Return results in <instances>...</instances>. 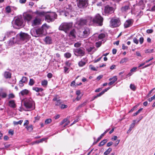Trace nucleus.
I'll return each instance as SVG.
<instances>
[{
	"instance_id": "f257e3e1",
	"label": "nucleus",
	"mask_w": 155,
	"mask_h": 155,
	"mask_svg": "<svg viewBox=\"0 0 155 155\" xmlns=\"http://www.w3.org/2000/svg\"><path fill=\"white\" fill-rule=\"evenodd\" d=\"M30 38V37L27 34L21 32L18 34L16 37V39L15 37H13L12 39H11L9 41L8 44L9 45H12L15 43H19L20 41H24L26 42Z\"/></svg>"
},
{
	"instance_id": "f03ea898",
	"label": "nucleus",
	"mask_w": 155,
	"mask_h": 155,
	"mask_svg": "<svg viewBox=\"0 0 155 155\" xmlns=\"http://www.w3.org/2000/svg\"><path fill=\"white\" fill-rule=\"evenodd\" d=\"M88 20H90L91 25L94 23H97L101 26L102 25L103 19L99 14H97L93 18L91 17H88Z\"/></svg>"
},
{
	"instance_id": "7ed1b4c3",
	"label": "nucleus",
	"mask_w": 155,
	"mask_h": 155,
	"mask_svg": "<svg viewBox=\"0 0 155 155\" xmlns=\"http://www.w3.org/2000/svg\"><path fill=\"white\" fill-rule=\"evenodd\" d=\"M24 104L27 109H33L35 108L34 102L31 98L25 100L24 101Z\"/></svg>"
},
{
	"instance_id": "20e7f679",
	"label": "nucleus",
	"mask_w": 155,
	"mask_h": 155,
	"mask_svg": "<svg viewBox=\"0 0 155 155\" xmlns=\"http://www.w3.org/2000/svg\"><path fill=\"white\" fill-rule=\"evenodd\" d=\"M120 24V21L119 18H112L110 21V25L113 28L118 27Z\"/></svg>"
},
{
	"instance_id": "39448f33",
	"label": "nucleus",
	"mask_w": 155,
	"mask_h": 155,
	"mask_svg": "<svg viewBox=\"0 0 155 155\" xmlns=\"http://www.w3.org/2000/svg\"><path fill=\"white\" fill-rule=\"evenodd\" d=\"M23 21L20 16L15 18V20L12 21V24L14 28H18L17 27L21 26L22 25Z\"/></svg>"
},
{
	"instance_id": "423d86ee",
	"label": "nucleus",
	"mask_w": 155,
	"mask_h": 155,
	"mask_svg": "<svg viewBox=\"0 0 155 155\" xmlns=\"http://www.w3.org/2000/svg\"><path fill=\"white\" fill-rule=\"evenodd\" d=\"M57 15L54 12H51L45 15V20L48 22L54 21L57 17Z\"/></svg>"
},
{
	"instance_id": "0eeeda50",
	"label": "nucleus",
	"mask_w": 155,
	"mask_h": 155,
	"mask_svg": "<svg viewBox=\"0 0 155 155\" xmlns=\"http://www.w3.org/2000/svg\"><path fill=\"white\" fill-rule=\"evenodd\" d=\"M72 26V23H64L60 25L59 29L60 30L64 31L66 33H67Z\"/></svg>"
},
{
	"instance_id": "6e6552de",
	"label": "nucleus",
	"mask_w": 155,
	"mask_h": 155,
	"mask_svg": "<svg viewBox=\"0 0 155 155\" xmlns=\"http://www.w3.org/2000/svg\"><path fill=\"white\" fill-rule=\"evenodd\" d=\"M49 26L47 24H44L40 28L37 29L38 34V37L42 34H44L46 32V30L49 28Z\"/></svg>"
},
{
	"instance_id": "1a4fd4ad",
	"label": "nucleus",
	"mask_w": 155,
	"mask_h": 155,
	"mask_svg": "<svg viewBox=\"0 0 155 155\" xmlns=\"http://www.w3.org/2000/svg\"><path fill=\"white\" fill-rule=\"evenodd\" d=\"M74 53L77 56H82L84 55L85 51L83 49L79 48L74 50Z\"/></svg>"
},
{
	"instance_id": "9d476101",
	"label": "nucleus",
	"mask_w": 155,
	"mask_h": 155,
	"mask_svg": "<svg viewBox=\"0 0 155 155\" xmlns=\"http://www.w3.org/2000/svg\"><path fill=\"white\" fill-rule=\"evenodd\" d=\"M88 4L87 0H78L77 5L79 8H84L86 7Z\"/></svg>"
},
{
	"instance_id": "9b49d317",
	"label": "nucleus",
	"mask_w": 155,
	"mask_h": 155,
	"mask_svg": "<svg viewBox=\"0 0 155 155\" xmlns=\"http://www.w3.org/2000/svg\"><path fill=\"white\" fill-rule=\"evenodd\" d=\"M114 12V8L109 5L106 6L105 7L104 13L106 15L111 14Z\"/></svg>"
},
{
	"instance_id": "f8f14e48",
	"label": "nucleus",
	"mask_w": 155,
	"mask_h": 155,
	"mask_svg": "<svg viewBox=\"0 0 155 155\" xmlns=\"http://www.w3.org/2000/svg\"><path fill=\"white\" fill-rule=\"evenodd\" d=\"M41 20L40 18L36 17L32 21V25L33 26L39 25L41 24Z\"/></svg>"
},
{
	"instance_id": "ddd939ff",
	"label": "nucleus",
	"mask_w": 155,
	"mask_h": 155,
	"mask_svg": "<svg viewBox=\"0 0 155 155\" xmlns=\"http://www.w3.org/2000/svg\"><path fill=\"white\" fill-rule=\"evenodd\" d=\"M87 22H89L91 25V22L90 20H88V17L87 18V19L81 18L78 21V24L80 25H83L86 24Z\"/></svg>"
},
{
	"instance_id": "4468645a",
	"label": "nucleus",
	"mask_w": 155,
	"mask_h": 155,
	"mask_svg": "<svg viewBox=\"0 0 155 155\" xmlns=\"http://www.w3.org/2000/svg\"><path fill=\"white\" fill-rule=\"evenodd\" d=\"M90 31L88 28H85L82 32V35L81 36L82 38H86L89 34Z\"/></svg>"
},
{
	"instance_id": "2eb2a0df",
	"label": "nucleus",
	"mask_w": 155,
	"mask_h": 155,
	"mask_svg": "<svg viewBox=\"0 0 155 155\" xmlns=\"http://www.w3.org/2000/svg\"><path fill=\"white\" fill-rule=\"evenodd\" d=\"M133 21L132 19H129L127 20L124 24V27L126 28L131 26L133 24Z\"/></svg>"
},
{
	"instance_id": "dca6fc26",
	"label": "nucleus",
	"mask_w": 155,
	"mask_h": 155,
	"mask_svg": "<svg viewBox=\"0 0 155 155\" xmlns=\"http://www.w3.org/2000/svg\"><path fill=\"white\" fill-rule=\"evenodd\" d=\"M65 13H64V15H65V16H66L68 15V14L69 13L71 12L72 10V7L71 5H68L66 8H65Z\"/></svg>"
},
{
	"instance_id": "f3484780",
	"label": "nucleus",
	"mask_w": 155,
	"mask_h": 155,
	"mask_svg": "<svg viewBox=\"0 0 155 155\" xmlns=\"http://www.w3.org/2000/svg\"><path fill=\"white\" fill-rule=\"evenodd\" d=\"M27 78L26 77L23 76L22 79L19 82V85L20 87H22L24 86L23 84L25 83L27 81Z\"/></svg>"
},
{
	"instance_id": "a211bd4d",
	"label": "nucleus",
	"mask_w": 155,
	"mask_h": 155,
	"mask_svg": "<svg viewBox=\"0 0 155 155\" xmlns=\"http://www.w3.org/2000/svg\"><path fill=\"white\" fill-rule=\"evenodd\" d=\"M76 32L74 29L70 31L69 35V36L72 38H76Z\"/></svg>"
},
{
	"instance_id": "6ab92c4d",
	"label": "nucleus",
	"mask_w": 155,
	"mask_h": 155,
	"mask_svg": "<svg viewBox=\"0 0 155 155\" xmlns=\"http://www.w3.org/2000/svg\"><path fill=\"white\" fill-rule=\"evenodd\" d=\"M130 9L129 7V5L128 4L126 5L123 6L121 8V12L123 13H125L127 11Z\"/></svg>"
},
{
	"instance_id": "aec40b11",
	"label": "nucleus",
	"mask_w": 155,
	"mask_h": 155,
	"mask_svg": "<svg viewBox=\"0 0 155 155\" xmlns=\"http://www.w3.org/2000/svg\"><path fill=\"white\" fill-rule=\"evenodd\" d=\"M15 34V33L12 31H10V32H7L5 34V35L4 36H3V38L1 40V41H4L5 38H6V37H10V36H12V35Z\"/></svg>"
},
{
	"instance_id": "412c9836",
	"label": "nucleus",
	"mask_w": 155,
	"mask_h": 155,
	"mask_svg": "<svg viewBox=\"0 0 155 155\" xmlns=\"http://www.w3.org/2000/svg\"><path fill=\"white\" fill-rule=\"evenodd\" d=\"M44 41L47 44H50L52 43V39L50 37H46L44 39Z\"/></svg>"
},
{
	"instance_id": "4be33fe9",
	"label": "nucleus",
	"mask_w": 155,
	"mask_h": 155,
	"mask_svg": "<svg viewBox=\"0 0 155 155\" xmlns=\"http://www.w3.org/2000/svg\"><path fill=\"white\" fill-rule=\"evenodd\" d=\"M38 31H37V29H33L31 31V35L35 37H38V34L37 32Z\"/></svg>"
},
{
	"instance_id": "5701e85b",
	"label": "nucleus",
	"mask_w": 155,
	"mask_h": 155,
	"mask_svg": "<svg viewBox=\"0 0 155 155\" xmlns=\"http://www.w3.org/2000/svg\"><path fill=\"white\" fill-rule=\"evenodd\" d=\"M135 120H134L133 121V122L130 124V127L129 129L127 132V134H129L131 131L132 130L133 128L134 127L135 125Z\"/></svg>"
},
{
	"instance_id": "b1692460",
	"label": "nucleus",
	"mask_w": 155,
	"mask_h": 155,
	"mask_svg": "<svg viewBox=\"0 0 155 155\" xmlns=\"http://www.w3.org/2000/svg\"><path fill=\"white\" fill-rule=\"evenodd\" d=\"M94 48V46H91L87 48L86 49L88 53L90 54H92L94 52L93 50Z\"/></svg>"
},
{
	"instance_id": "393cba45",
	"label": "nucleus",
	"mask_w": 155,
	"mask_h": 155,
	"mask_svg": "<svg viewBox=\"0 0 155 155\" xmlns=\"http://www.w3.org/2000/svg\"><path fill=\"white\" fill-rule=\"evenodd\" d=\"M9 106L15 108L16 107V105L14 100H11L9 102Z\"/></svg>"
},
{
	"instance_id": "a878e982",
	"label": "nucleus",
	"mask_w": 155,
	"mask_h": 155,
	"mask_svg": "<svg viewBox=\"0 0 155 155\" xmlns=\"http://www.w3.org/2000/svg\"><path fill=\"white\" fill-rule=\"evenodd\" d=\"M4 76L6 78H10L11 77V73L8 71H5L4 73Z\"/></svg>"
},
{
	"instance_id": "bb28decb",
	"label": "nucleus",
	"mask_w": 155,
	"mask_h": 155,
	"mask_svg": "<svg viewBox=\"0 0 155 155\" xmlns=\"http://www.w3.org/2000/svg\"><path fill=\"white\" fill-rule=\"evenodd\" d=\"M25 128L29 131H31L33 129V126L31 124L28 125H27L25 127Z\"/></svg>"
},
{
	"instance_id": "cd10ccee",
	"label": "nucleus",
	"mask_w": 155,
	"mask_h": 155,
	"mask_svg": "<svg viewBox=\"0 0 155 155\" xmlns=\"http://www.w3.org/2000/svg\"><path fill=\"white\" fill-rule=\"evenodd\" d=\"M34 13L39 16H42L45 15V13L43 12H39L38 11H37Z\"/></svg>"
},
{
	"instance_id": "c85d7f7f",
	"label": "nucleus",
	"mask_w": 155,
	"mask_h": 155,
	"mask_svg": "<svg viewBox=\"0 0 155 155\" xmlns=\"http://www.w3.org/2000/svg\"><path fill=\"white\" fill-rule=\"evenodd\" d=\"M29 92V91L27 89H24L20 93L23 96L27 94Z\"/></svg>"
},
{
	"instance_id": "c756f323",
	"label": "nucleus",
	"mask_w": 155,
	"mask_h": 155,
	"mask_svg": "<svg viewBox=\"0 0 155 155\" xmlns=\"http://www.w3.org/2000/svg\"><path fill=\"white\" fill-rule=\"evenodd\" d=\"M32 18V16L29 14H27L25 16V19L28 21L30 20Z\"/></svg>"
},
{
	"instance_id": "7c9ffc66",
	"label": "nucleus",
	"mask_w": 155,
	"mask_h": 155,
	"mask_svg": "<svg viewBox=\"0 0 155 155\" xmlns=\"http://www.w3.org/2000/svg\"><path fill=\"white\" fill-rule=\"evenodd\" d=\"M128 60V58H124L121 59V61L120 62V63L121 64L126 63Z\"/></svg>"
},
{
	"instance_id": "2f4dec72",
	"label": "nucleus",
	"mask_w": 155,
	"mask_h": 155,
	"mask_svg": "<svg viewBox=\"0 0 155 155\" xmlns=\"http://www.w3.org/2000/svg\"><path fill=\"white\" fill-rule=\"evenodd\" d=\"M32 89L37 92H38L39 91L41 92L43 91V89L42 88L37 87H33L32 88Z\"/></svg>"
},
{
	"instance_id": "473e14b6",
	"label": "nucleus",
	"mask_w": 155,
	"mask_h": 155,
	"mask_svg": "<svg viewBox=\"0 0 155 155\" xmlns=\"http://www.w3.org/2000/svg\"><path fill=\"white\" fill-rule=\"evenodd\" d=\"M138 4L141 7V8L142 9H143L145 6L144 3L143 1L141 0L138 3Z\"/></svg>"
},
{
	"instance_id": "72a5a7b5",
	"label": "nucleus",
	"mask_w": 155,
	"mask_h": 155,
	"mask_svg": "<svg viewBox=\"0 0 155 155\" xmlns=\"http://www.w3.org/2000/svg\"><path fill=\"white\" fill-rule=\"evenodd\" d=\"M97 35L98 37V39H101L105 37V35L102 33L98 35L97 34H95L94 35L95 36H96Z\"/></svg>"
},
{
	"instance_id": "f704fd0d",
	"label": "nucleus",
	"mask_w": 155,
	"mask_h": 155,
	"mask_svg": "<svg viewBox=\"0 0 155 155\" xmlns=\"http://www.w3.org/2000/svg\"><path fill=\"white\" fill-rule=\"evenodd\" d=\"M107 139H104L102 140L99 144V146H101L105 144L107 142Z\"/></svg>"
},
{
	"instance_id": "c9c22d12",
	"label": "nucleus",
	"mask_w": 155,
	"mask_h": 155,
	"mask_svg": "<svg viewBox=\"0 0 155 155\" xmlns=\"http://www.w3.org/2000/svg\"><path fill=\"white\" fill-rule=\"evenodd\" d=\"M112 149L111 148H109L104 153V155H108L112 151Z\"/></svg>"
},
{
	"instance_id": "e433bc0d",
	"label": "nucleus",
	"mask_w": 155,
	"mask_h": 155,
	"mask_svg": "<svg viewBox=\"0 0 155 155\" xmlns=\"http://www.w3.org/2000/svg\"><path fill=\"white\" fill-rule=\"evenodd\" d=\"M23 120H20L16 122L15 121H14L13 122V123L15 125H17L18 124L21 125L23 122Z\"/></svg>"
},
{
	"instance_id": "4c0bfd02",
	"label": "nucleus",
	"mask_w": 155,
	"mask_h": 155,
	"mask_svg": "<svg viewBox=\"0 0 155 155\" xmlns=\"http://www.w3.org/2000/svg\"><path fill=\"white\" fill-rule=\"evenodd\" d=\"M86 63L81 60L78 63V65L80 67H82L85 65Z\"/></svg>"
},
{
	"instance_id": "58836bf2",
	"label": "nucleus",
	"mask_w": 155,
	"mask_h": 155,
	"mask_svg": "<svg viewBox=\"0 0 155 155\" xmlns=\"http://www.w3.org/2000/svg\"><path fill=\"white\" fill-rule=\"evenodd\" d=\"M45 138H42L40 140H38V141H36L35 142H34V143H33V144H35V143H41L43 141H45Z\"/></svg>"
},
{
	"instance_id": "ea45409f",
	"label": "nucleus",
	"mask_w": 155,
	"mask_h": 155,
	"mask_svg": "<svg viewBox=\"0 0 155 155\" xmlns=\"http://www.w3.org/2000/svg\"><path fill=\"white\" fill-rule=\"evenodd\" d=\"M86 104V102H84L83 103H82V104H81L79 105L78 106V107L76 108V110H78L79 108H80L84 106Z\"/></svg>"
},
{
	"instance_id": "a19ab883",
	"label": "nucleus",
	"mask_w": 155,
	"mask_h": 155,
	"mask_svg": "<svg viewBox=\"0 0 155 155\" xmlns=\"http://www.w3.org/2000/svg\"><path fill=\"white\" fill-rule=\"evenodd\" d=\"M34 81L32 79H30L29 82V85L30 86H32L34 84Z\"/></svg>"
},
{
	"instance_id": "79ce46f5",
	"label": "nucleus",
	"mask_w": 155,
	"mask_h": 155,
	"mask_svg": "<svg viewBox=\"0 0 155 155\" xmlns=\"http://www.w3.org/2000/svg\"><path fill=\"white\" fill-rule=\"evenodd\" d=\"M64 56L67 58H69L71 56V54L69 53H66L64 54Z\"/></svg>"
},
{
	"instance_id": "37998d69",
	"label": "nucleus",
	"mask_w": 155,
	"mask_h": 155,
	"mask_svg": "<svg viewBox=\"0 0 155 155\" xmlns=\"http://www.w3.org/2000/svg\"><path fill=\"white\" fill-rule=\"evenodd\" d=\"M52 121V120L51 119H48L45 120V124H47L50 123Z\"/></svg>"
},
{
	"instance_id": "c03bdc74",
	"label": "nucleus",
	"mask_w": 155,
	"mask_h": 155,
	"mask_svg": "<svg viewBox=\"0 0 155 155\" xmlns=\"http://www.w3.org/2000/svg\"><path fill=\"white\" fill-rule=\"evenodd\" d=\"M143 110L142 108H141L140 109L137 111L136 113H134V116H135L137 115L138 114H139Z\"/></svg>"
},
{
	"instance_id": "a18cd8bd",
	"label": "nucleus",
	"mask_w": 155,
	"mask_h": 155,
	"mask_svg": "<svg viewBox=\"0 0 155 155\" xmlns=\"http://www.w3.org/2000/svg\"><path fill=\"white\" fill-rule=\"evenodd\" d=\"M68 120V119L67 118L64 119L60 123V124L61 125H63V124H65L67 120Z\"/></svg>"
},
{
	"instance_id": "49530a36",
	"label": "nucleus",
	"mask_w": 155,
	"mask_h": 155,
	"mask_svg": "<svg viewBox=\"0 0 155 155\" xmlns=\"http://www.w3.org/2000/svg\"><path fill=\"white\" fill-rule=\"evenodd\" d=\"M101 45V41H99L97 42L96 43V47L97 48L99 47Z\"/></svg>"
},
{
	"instance_id": "de8ad7c7",
	"label": "nucleus",
	"mask_w": 155,
	"mask_h": 155,
	"mask_svg": "<svg viewBox=\"0 0 155 155\" xmlns=\"http://www.w3.org/2000/svg\"><path fill=\"white\" fill-rule=\"evenodd\" d=\"M89 68H90L93 71H97V69L93 65H90L89 66Z\"/></svg>"
},
{
	"instance_id": "09e8293b",
	"label": "nucleus",
	"mask_w": 155,
	"mask_h": 155,
	"mask_svg": "<svg viewBox=\"0 0 155 155\" xmlns=\"http://www.w3.org/2000/svg\"><path fill=\"white\" fill-rule=\"evenodd\" d=\"M61 103V101L60 100H58L55 102V105L57 106L59 105Z\"/></svg>"
},
{
	"instance_id": "8fccbe9b",
	"label": "nucleus",
	"mask_w": 155,
	"mask_h": 155,
	"mask_svg": "<svg viewBox=\"0 0 155 155\" xmlns=\"http://www.w3.org/2000/svg\"><path fill=\"white\" fill-rule=\"evenodd\" d=\"M134 42L136 44H137L139 42V40L137 39L136 38L134 37L133 40Z\"/></svg>"
},
{
	"instance_id": "3c124183",
	"label": "nucleus",
	"mask_w": 155,
	"mask_h": 155,
	"mask_svg": "<svg viewBox=\"0 0 155 155\" xmlns=\"http://www.w3.org/2000/svg\"><path fill=\"white\" fill-rule=\"evenodd\" d=\"M130 88L133 90H134L136 89V87L134 84H131L130 85Z\"/></svg>"
},
{
	"instance_id": "603ef678",
	"label": "nucleus",
	"mask_w": 155,
	"mask_h": 155,
	"mask_svg": "<svg viewBox=\"0 0 155 155\" xmlns=\"http://www.w3.org/2000/svg\"><path fill=\"white\" fill-rule=\"evenodd\" d=\"M104 136V134H102L101 136L98 138L97 141L95 142V143H97Z\"/></svg>"
},
{
	"instance_id": "864d4df0",
	"label": "nucleus",
	"mask_w": 155,
	"mask_h": 155,
	"mask_svg": "<svg viewBox=\"0 0 155 155\" xmlns=\"http://www.w3.org/2000/svg\"><path fill=\"white\" fill-rule=\"evenodd\" d=\"M6 12L8 13H9L11 11V9L10 7L9 6H7L6 8Z\"/></svg>"
},
{
	"instance_id": "5fc2aeb1",
	"label": "nucleus",
	"mask_w": 155,
	"mask_h": 155,
	"mask_svg": "<svg viewBox=\"0 0 155 155\" xmlns=\"http://www.w3.org/2000/svg\"><path fill=\"white\" fill-rule=\"evenodd\" d=\"M81 45L80 43L78 42L74 44V46L75 47L78 48Z\"/></svg>"
},
{
	"instance_id": "6e6d98bb",
	"label": "nucleus",
	"mask_w": 155,
	"mask_h": 155,
	"mask_svg": "<svg viewBox=\"0 0 155 155\" xmlns=\"http://www.w3.org/2000/svg\"><path fill=\"white\" fill-rule=\"evenodd\" d=\"M137 68V67H134L132 68L130 70V71L132 73L133 72H135L136 71V69Z\"/></svg>"
},
{
	"instance_id": "4d7b16f0",
	"label": "nucleus",
	"mask_w": 155,
	"mask_h": 155,
	"mask_svg": "<svg viewBox=\"0 0 155 155\" xmlns=\"http://www.w3.org/2000/svg\"><path fill=\"white\" fill-rule=\"evenodd\" d=\"M48 84V82L46 80H44L42 82L41 84L42 85H46Z\"/></svg>"
},
{
	"instance_id": "13d9d810",
	"label": "nucleus",
	"mask_w": 155,
	"mask_h": 155,
	"mask_svg": "<svg viewBox=\"0 0 155 155\" xmlns=\"http://www.w3.org/2000/svg\"><path fill=\"white\" fill-rule=\"evenodd\" d=\"M139 39H140L139 42H140V44H142V43H143V40H144L143 38L142 37H140L139 38Z\"/></svg>"
},
{
	"instance_id": "bf43d9fd",
	"label": "nucleus",
	"mask_w": 155,
	"mask_h": 155,
	"mask_svg": "<svg viewBox=\"0 0 155 155\" xmlns=\"http://www.w3.org/2000/svg\"><path fill=\"white\" fill-rule=\"evenodd\" d=\"M155 99V94L154 95L153 97H151L150 98H149L148 100L149 102Z\"/></svg>"
},
{
	"instance_id": "052dcab7",
	"label": "nucleus",
	"mask_w": 155,
	"mask_h": 155,
	"mask_svg": "<svg viewBox=\"0 0 155 155\" xmlns=\"http://www.w3.org/2000/svg\"><path fill=\"white\" fill-rule=\"evenodd\" d=\"M29 124V121L28 120H26L25 121V123L24 124V126H26L27 125H28Z\"/></svg>"
},
{
	"instance_id": "680f3d73",
	"label": "nucleus",
	"mask_w": 155,
	"mask_h": 155,
	"mask_svg": "<svg viewBox=\"0 0 155 155\" xmlns=\"http://www.w3.org/2000/svg\"><path fill=\"white\" fill-rule=\"evenodd\" d=\"M112 80V81L113 82H114V83L117 80V78L116 76H115L113 78V79Z\"/></svg>"
},
{
	"instance_id": "e2e57ef3",
	"label": "nucleus",
	"mask_w": 155,
	"mask_h": 155,
	"mask_svg": "<svg viewBox=\"0 0 155 155\" xmlns=\"http://www.w3.org/2000/svg\"><path fill=\"white\" fill-rule=\"evenodd\" d=\"M65 64L67 66L70 67L71 65V63L69 61H67L65 62Z\"/></svg>"
},
{
	"instance_id": "0e129e2a",
	"label": "nucleus",
	"mask_w": 155,
	"mask_h": 155,
	"mask_svg": "<svg viewBox=\"0 0 155 155\" xmlns=\"http://www.w3.org/2000/svg\"><path fill=\"white\" fill-rule=\"evenodd\" d=\"M153 49H147L145 51V53H151L152 52Z\"/></svg>"
},
{
	"instance_id": "69168bd1",
	"label": "nucleus",
	"mask_w": 155,
	"mask_h": 155,
	"mask_svg": "<svg viewBox=\"0 0 155 155\" xmlns=\"http://www.w3.org/2000/svg\"><path fill=\"white\" fill-rule=\"evenodd\" d=\"M153 31L152 29H148L147 30V32L148 34L151 33L153 32Z\"/></svg>"
},
{
	"instance_id": "338daca9",
	"label": "nucleus",
	"mask_w": 155,
	"mask_h": 155,
	"mask_svg": "<svg viewBox=\"0 0 155 155\" xmlns=\"http://www.w3.org/2000/svg\"><path fill=\"white\" fill-rule=\"evenodd\" d=\"M52 74L51 73H49L47 74V77L48 78H52Z\"/></svg>"
},
{
	"instance_id": "774afa93",
	"label": "nucleus",
	"mask_w": 155,
	"mask_h": 155,
	"mask_svg": "<svg viewBox=\"0 0 155 155\" xmlns=\"http://www.w3.org/2000/svg\"><path fill=\"white\" fill-rule=\"evenodd\" d=\"M67 107V106L65 104H62L61 106V109H64Z\"/></svg>"
}]
</instances>
